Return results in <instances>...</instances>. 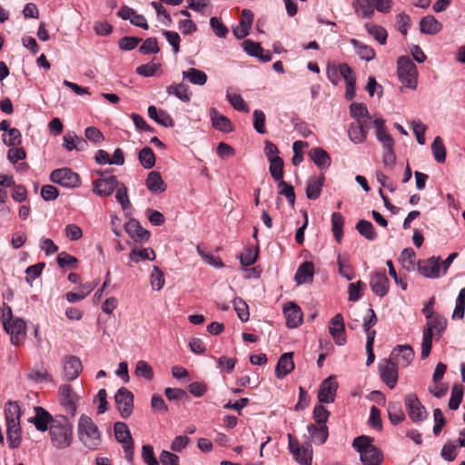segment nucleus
Segmentation results:
<instances>
[{
	"label": "nucleus",
	"instance_id": "e2e57ef3",
	"mask_svg": "<svg viewBox=\"0 0 465 465\" xmlns=\"http://www.w3.org/2000/svg\"><path fill=\"white\" fill-rule=\"evenodd\" d=\"M365 286V283L361 281L350 283L348 286L349 300L351 302L360 300L362 296L361 289Z\"/></svg>",
	"mask_w": 465,
	"mask_h": 465
},
{
	"label": "nucleus",
	"instance_id": "dca6fc26",
	"mask_svg": "<svg viewBox=\"0 0 465 465\" xmlns=\"http://www.w3.org/2000/svg\"><path fill=\"white\" fill-rule=\"evenodd\" d=\"M329 331L335 343L339 346L345 344V327L343 317L341 313L336 314L330 322Z\"/></svg>",
	"mask_w": 465,
	"mask_h": 465
},
{
	"label": "nucleus",
	"instance_id": "2eb2a0df",
	"mask_svg": "<svg viewBox=\"0 0 465 465\" xmlns=\"http://www.w3.org/2000/svg\"><path fill=\"white\" fill-rule=\"evenodd\" d=\"M338 383L333 377L324 380L318 391V400L322 403H331L334 401Z\"/></svg>",
	"mask_w": 465,
	"mask_h": 465
},
{
	"label": "nucleus",
	"instance_id": "4be33fe9",
	"mask_svg": "<svg viewBox=\"0 0 465 465\" xmlns=\"http://www.w3.org/2000/svg\"><path fill=\"white\" fill-rule=\"evenodd\" d=\"M210 117L213 127L223 133H231L233 130V125L230 119L221 113L216 108L210 109Z\"/></svg>",
	"mask_w": 465,
	"mask_h": 465
},
{
	"label": "nucleus",
	"instance_id": "cd10ccee",
	"mask_svg": "<svg viewBox=\"0 0 465 465\" xmlns=\"http://www.w3.org/2000/svg\"><path fill=\"white\" fill-rule=\"evenodd\" d=\"M309 155L321 170L328 169L331 163V159L329 153L321 147L312 148L310 151Z\"/></svg>",
	"mask_w": 465,
	"mask_h": 465
},
{
	"label": "nucleus",
	"instance_id": "bb28decb",
	"mask_svg": "<svg viewBox=\"0 0 465 465\" xmlns=\"http://www.w3.org/2000/svg\"><path fill=\"white\" fill-rule=\"evenodd\" d=\"M314 266L312 262H302L297 269L294 279L297 284L312 282L313 280Z\"/></svg>",
	"mask_w": 465,
	"mask_h": 465
},
{
	"label": "nucleus",
	"instance_id": "864d4df0",
	"mask_svg": "<svg viewBox=\"0 0 465 465\" xmlns=\"http://www.w3.org/2000/svg\"><path fill=\"white\" fill-rule=\"evenodd\" d=\"M156 255L153 249L144 248L139 251L134 249L130 252V259L134 262H138L140 260L153 261Z\"/></svg>",
	"mask_w": 465,
	"mask_h": 465
},
{
	"label": "nucleus",
	"instance_id": "4468645a",
	"mask_svg": "<svg viewBox=\"0 0 465 465\" xmlns=\"http://www.w3.org/2000/svg\"><path fill=\"white\" fill-rule=\"evenodd\" d=\"M418 271L427 278H439L440 272V258L432 256L418 262Z\"/></svg>",
	"mask_w": 465,
	"mask_h": 465
},
{
	"label": "nucleus",
	"instance_id": "37998d69",
	"mask_svg": "<svg viewBox=\"0 0 465 465\" xmlns=\"http://www.w3.org/2000/svg\"><path fill=\"white\" fill-rule=\"evenodd\" d=\"M94 288V285L91 282L83 284L79 287L77 292H69L66 293V300L69 302H76L84 299Z\"/></svg>",
	"mask_w": 465,
	"mask_h": 465
},
{
	"label": "nucleus",
	"instance_id": "6e6552de",
	"mask_svg": "<svg viewBox=\"0 0 465 465\" xmlns=\"http://www.w3.org/2000/svg\"><path fill=\"white\" fill-rule=\"evenodd\" d=\"M404 403L408 415L413 422H421L427 419L428 412L416 394H407L404 398Z\"/></svg>",
	"mask_w": 465,
	"mask_h": 465
},
{
	"label": "nucleus",
	"instance_id": "6ab92c4d",
	"mask_svg": "<svg viewBox=\"0 0 465 465\" xmlns=\"http://www.w3.org/2000/svg\"><path fill=\"white\" fill-rule=\"evenodd\" d=\"M124 229L128 235L136 242H144L150 237L149 231L143 229L135 219L129 220L124 224Z\"/></svg>",
	"mask_w": 465,
	"mask_h": 465
},
{
	"label": "nucleus",
	"instance_id": "f8f14e48",
	"mask_svg": "<svg viewBox=\"0 0 465 465\" xmlns=\"http://www.w3.org/2000/svg\"><path fill=\"white\" fill-rule=\"evenodd\" d=\"M379 372L382 381L390 388L393 389L398 381V361L392 359L385 360L379 364Z\"/></svg>",
	"mask_w": 465,
	"mask_h": 465
},
{
	"label": "nucleus",
	"instance_id": "09e8293b",
	"mask_svg": "<svg viewBox=\"0 0 465 465\" xmlns=\"http://www.w3.org/2000/svg\"><path fill=\"white\" fill-rule=\"evenodd\" d=\"M365 28L381 45L386 44L388 34L382 26L368 23L365 25Z\"/></svg>",
	"mask_w": 465,
	"mask_h": 465
},
{
	"label": "nucleus",
	"instance_id": "1a4fd4ad",
	"mask_svg": "<svg viewBox=\"0 0 465 465\" xmlns=\"http://www.w3.org/2000/svg\"><path fill=\"white\" fill-rule=\"evenodd\" d=\"M114 401L123 419H127L132 415L134 410V394L132 391L124 387L120 388L114 395Z\"/></svg>",
	"mask_w": 465,
	"mask_h": 465
},
{
	"label": "nucleus",
	"instance_id": "a211bd4d",
	"mask_svg": "<svg viewBox=\"0 0 465 465\" xmlns=\"http://www.w3.org/2000/svg\"><path fill=\"white\" fill-rule=\"evenodd\" d=\"M83 370L82 362L76 356H68L64 358L63 374L65 381L75 380Z\"/></svg>",
	"mask_w": 465,
	"mask_h": 465
},
{
	"label": "nucleus",
	"instance_id": "49530a36",
	"mask_svg": "<svg viewBox=\"0 0 465 465\" xmlns=\"http://www.w3.org/2000/svg\"><path fill=\"white\" fill-rule=\"evenodd\" d=\"M138 159L142 166L151 169L155 164V155L150 147H143L138 153Z\"/></svg>",
	"mask_w": 465,
	"mask_h": 465
},
{
	"label": "nucleus",
	"instance_id": "3c124183",
	"mask_svg": "<svg viewBox=\"0 0 465 465\" xmlns=\"http://www.w3.org/2000/svg\"><path fill=\"white\" fill-rule=\"evenodd\" d=\"M259 255V247L252 248L248 247L244 249V252L240 255V262L243 267L252 265Z\"/></svg>",
	"mask_w": 465,
	"mask_h": 465
},
{
	"label": "nucleus",
	"instance_id": "de8ad7c7",
	"mask_svg": "<svg viewBox=\"0 0 465 465\" xmlns=\"http://www.w3.org/2000/svg\"><path fill=\"white\" fill-rule=\"evenodd\" d=\"M464 388L461 384H454L451 389V395L449 401V408L450 410H458L463 397Z\"/></svg>",
	"mask_w": 465,
	"mask_h": 465
},
{
	"label": "nucleus",
	"instance_id": "603ef678",
	"mask_svg": "<svg viewBox=\"0 0 465 465\" xmlns=\"http://www.w3.org/2000/svg\"><path fill=\"white\" fill-rule=\"evenodd\" d=\"M465 314V288L460 289L456 300V306L452 313L453 320H462Z\"/></svg>",
	"mask_w": 465,
	"mask_h": 465
},
{
	"label": "nucleus",
	"instance_id": "a19ab883",
	"mask_svg": "<svg viewBox=\"0 0 465 465\" xmlns=\"http://www.w3.org/2000/svg\"><path fill=\"white\" fill-rule=\"evenodd\" d=\"M447 319L441 315L436 314L427 322V326L436 332L438 338H440L447 328Z\"/></svg>",
	"mask_w": 465,
	"mask_h": 465
},
{
	"label": "nucleus",
	"instance_id": "2f4dec72",
	"mask_svg": "<svg viewBox=\"0 0 465 465\" xmlns=\"http://www.w3.org/2000/svg\"><path fill=\"white\" fill-rule=\"evenodd\" d=\"M387 411L389 420L392 425H398L406 419L400 401H389Z\"/></svg>",
	"mask_w": 465,
	"mask_h": 465
},
{
	"label": "nucleus",
	"instance_id": "a878e982",
	"mask_svg": "<svg viewBox=\"0 0 465 465\" xmlns=\"http://www.w3.org/2000/svg\"><path fill=\"white\" fill-rule=\"evenodd\" d=\"M252 12L249 9H243L242 12L240 25L233 29V34L236 38L242 39L249 35V30L252 26Z\"/></svg>",
	"mask_w": 465,
	"mask_h": 465
},
{
	"label": "nucleus",
	"instance_id": "bf43d9fd",
	"mask_svg": "<svg viewBox=\"0 0 465 465\" xmlns=\"http://www.w3.org/2000/svg\"><path fill=\"white\" fill-rule=\"evenodd\" d=\"M337 264L339 267V273L342 277L346 278L349 281L353 279L352 270L350 264L348 263V258L342 255H338Z\"/></svg>",
	"mask_w": 465,
	"mask_h": 465
},
{
	"label": "nucleus",
	"instance_id": "ea45409f",
	"mask_svg": "<svg viewBox=\"0 0 465 465\" xmlns=\"http://www.w3.org/2000/svg\"><path fill=\"white\" fill-rule=\"evenodd\" d=\"M184 78H187L192 84L197 85H203L207 82V74L201 70L190 68L188 71L183 73Z\"/></svg>",
	"mask_w": 465,
	"mask_h": 465
},
{
	"label": "nucleus",
	"instance_id": "39448f33",
	"mask_svg": "<svg viewBox=\"0 0 465 465\" xmlns=\"http://www.w3.org/2000/svg\"><path fill=\"white\" fill-rule=\"evenodd\" d=\"M398 77L401 83L410 89H416L418 71L416 64L409 56H400L397 61Z\"/></svg>",
	"mask_w": 465,
	"mask_h": 465
},
{
	"label": "nucleus",
	"instance_id": "423d86ee",
	"mask_svg": "<svg viewBox=\"0 0 465 465\" xmlns=\"http://www.w3.org/2000/svg\"><path fill=\"white\" fill-rule=\"evenodd\" d=\"M115 439L120 442L124 450L125 459L132 463L134 460V439L126 423L117 421L114 425Z\"/></svg>",
	"mask_w": 465,
	"mask_h": 465
},
{
	"label": "nucleus",
	"instance_id": "6e6d98bb",
	"mask_svg": "<svg viewBox=\"0 0 465 465\" xmlns=\"http://www.w3.org/2000/svg\"><path fill=\"white\" fill-rule=\"evenodd\" d=\"M265 114L259 109L253 111V128L258 134H264L267 133L265 127Z\"/></svg>",
	"mask_w": 465,
	"mask_h": 465
},
{
	"label": "nucleus",
	"instance_id": "c9c22d12",
	"mask_svg": "<svg viewBox=\"0 0 465 465\" xmlns=\"http://www.w3.org/2000/svg\"><path fill=\"white\" fill-rule=\"evenodd\" d=\"M350 113L351 115L356 119L355 122H371V116L367 109V106L362 103H352L350 105Z\"/></svg>",
	"mask_w": 465,
	"mask_h": 465
},
{
	"label": "nucleus",
	"instance_id": "a18cd8bd",
	"mask_svg": "<svg viewBox=\"0 0 465 465\" xmlns=\"http://www.w3.org/2000/svg\"><path fill=\"white\" fill-rule=\"evenodd\" d=\"M351 44L355 47L357 54L363 60L371 61L375 57L374 50L356 39H351Z\"/></svg>",
	"mask_w": 465,
	"mask_h": 465
},
{
	"label": "nucleus",
	"instance_id": "473e14b6",
	"mask_svg": "<svg viewBox=\"0 0 465 465\" xmlns=\"http://www.w3.org/2000/svg\"><path fill=\"white\" fill-rule=\"evenodd\" d=\"M308 431L311 435L312 441L316 444L322 445L325 443L328 439L329 431L326 425H314L308 426Z\"/></svg>",
	"mask_w": 465,
	"mask_h": 465
},
{
	"label": "nucleus",
	"instance_id": "0e129e2a",
	"mask_svg": "<svg viewBox=\"0 0 465 465\" xmlns=\"http://www.w3.org/2000/svg\"><path fill=\"white\" fill-rule=\"evenodd\" d=\"M8 138L5 135L3 137V142L6 146H16L21 144L22 143V134L21 132L17 128H11L8 130Z\"/></svg>",
	"mask_w": 465,
	"mask_h": 465
},
{
	"label": "nucleus",
	"instance_id": "79ce46f5",
	"mask_svg": "<svg viewBox=\"0 0 465 465\" xmlns=\"http://www.w3.org/2000/svg\"><path fill=\"white\" fill-rule=\"evenodd\" d=\"M356 230L361 235L370 241H373L377 238V232L370 221L360 220L356 224Z\"/></svg>",
	"mask_w": 465,
	"mask_h": 465
},
{
	"label": "nucleus",
	"instance_id": "f257e3e1",
	"mask_svg": "<svg viewBox=\"0 0 465 465\" xmlns=\"http://www.w3.org/2000/svg\"><path fill=\"white\" fill-rule=\"evenodd\" d=\"M49 433L51 441L55 448L65 449L71 445L73 426L65 416L60 415L54 418Z\"/></svg>",
	"mask_w": 465,
	"mask_h": 465
},
{
	"label": "nucleus",
	"instance_id": "f03ea898",
	"mask_svg": "<svg viewBox=\"0 0 465 465\" xmlns=\"http://www.w3.org/2000/svg\"><path fill=\"white\" fill-rule=\"evenodd\" d=\"M372 441V438L365 435L353 440L352 447L360 452L361 460L364 465H380L382 461V453Z\"/></svg>",
	"mask_w": 465,
	"mask_h": 465
},
{
	"label": "nucleus",
	"instance_id": "9b49d317",
	"mask_svg": "<svg viewBox=\"0 0 465 465\" xmlns=\"http://www.w3.org/2000/svg\"><path fill=\"white\" fill-rule=\"evenodd\" d=\"M102 176L93 182V191L101 197L111 195L118 187L119 182L115 175L104 176L102 172H98Z\"/></svg>",
	"mask_w": 465,
	"mask_h": 465
},
{
	"label": "nucleus",
	"instance_id": "052dcab7",
	"mask_svg": "<svg viewBox=\"0 0 465 465\" xmlns=\"http://www.w3.org/2000/svg\"><path fill=\"white\" fill-rule=\"evenodd\" d=\"M135 374L143 377L148 381L153 379V371L145 361H138L135 367Z\"/></svg>",
	"mask_w": 465,
	"mask_h": 465
},
{
	"label": "nucleus",
	"instance_id": "f704fd0d",
	"mask_svg": "<svg viewBox=\"0 0 465 465\" xmlns=\"http://www.w3.org/2000/svg\"><path fill=\"white\" fill-rule=\"evenodd\" d=\"M5 420L7 424L20 423V406L16 401H9L5 407Z\"/></svg>",
	"mask_w": 465,
	"mask_h": 465
},
{
	"label": "nucleus",
	"instance_id": "e433bc0d",
	"mask_svg": "<svg viewBox=\"0 0 465 465\" xmlns=\"http://www.w3.org/2000/svg\"><path fill=\"white\" fill-rule=\"evenodd\" d=\"M168 94L175 95L178 99L184 103H188L191 100V94L189 93V86L183 83L173 84L167 87L166 90Z\"/></svg>",
	"mask_w": 465,
	"mask_h": 465
},
{
	"label": "nucleus",
	"instance_id": "393cba45",
	"mask_svg": "<svg viewBox=\"0 0 465 465\" xmlns=\"http://www.w3.org/2000/svg\"><path fill=\"white\" fill-rule=\"evenodd\" d=\"M292 356L293 352H285L280 357L275 368V375L278 379H283L294 369Z\"/></svg>",
	"mask_w": 465,
	"mask_h": 465
},
{
	"label": "nucleus",
	"instance_id": "f3484780",
	"mask_svg": "<svg viewBox=\"0 0 465 465\" xmlns=\"http://www.w3.org/2000/svg\"><path fill=\"white\" fill-rule=\"evenodd\" d=\"M371 128V123L367 121L353 122L349 125L348 134L351 142L354 143H363Z\"/></svg>",
	"mask_w": 465,
	"mask_h": 465
},
{
	"label": "nucleus",
	"instance_id": "5701e85b",
	"mask_svg": "<svg viewBox=\"0 0 465 465\" xmlns=\"http://www.w3.org/2000/svg\"><path fill=\"white\" fill-rule=\"evenodd\" d=\"M325 176L322 173L319 176H312L308 179L306 186V196L310 200H317L322 193Z\"/></svg>",
	"mask_w": 465,
	"mask_h": 465
},
{
	"label": "nucleus",
	"instance_id": "13d9d810",
	"mask_svg": "<svg viewBox=\"0 0 465 465\" xmlns=\"http://www.w3.org/2000/svg\"><path fill=\"white\" fill-rule=\"evenodd\" d=\"M415 258V252L411 248H406L401 252L400 261L403 267L410 271L414 268Z\"/></svg>",
	"mask_w": 465,
	"mask_h": 465
},
{
	"label": "nucleus",
	"instance_id": "72a5a7b5",
	"mask_svg": "<svg viewBox=\"0 0 465 465\" xmlns=\"http://www.w3.org/2000/svg\"><path fill=\"white\" fill-rule=\"evenodd\" d=\"M352 7L360 17L371 18L374 15V9L370 0H353Z\"/></svg>",
	"mask_w": 465,
	"mask_h": 465
},
{
	"label": "nucleus",
	"instance_id": "ddd939ff",
	"mask_svg": "<svg viewBox=\"0 0 465 465\" xmlns=\"http://www.w3.org/2000/svg\"><path fill=\"white\" fill-rule=\"evenodd\" d=\"M370 287L377 296L384 297L388 293L390 282L384 270L371 274Z\"/></svg>",
	"mask_w": 465,
	"mask_h": 465
},
{
	"label": "nucleus",
	"instance_id": "8fccbe9b",
	"mask_svg": "<svg viewBox=\"0 0 465 465\" xmlns=\"http://www.w3.org/2000/svg\"><path fill=\"white\" fill-rule=\"evenodd\" d=\"M431 151L438 163H444L446 160V148L440 136L435 137L431 143Z\"/></svg>",
	"mask_w": 465,
	"mask_h": 465
},
{
	"label": "nucleus",
	"instance_id": "774afa93",
	"mask_svg": "<svg viewBox=\"0 0 465 465\" xmlns=\"http://www.w3.org/2000/svg\"><path fill=\"white\" fill-rule=\"evenodd\" d=\"M294 458L301 465H311L312 459L311 445L302 446V450L300 451L299 455L294 456Z\"/></svg>",
	"mask_w": 465,
	"mask_h": 465
},
{
	"label": "nucleus",
	"instance_id": "680f3d73",
	"mask_svg": "<svg viewBox=\"0 0 465 465\" xmlns=\"http://www.w3.org/2000/svg\"><path fill=\"white\" fill-rule=\"evenodd\" d=\"M233 305L240 320L243 322H247L249 320L250 313L246 302L241 298H236L234 299Z\"/></svg>",
	"mask_w": 465,
	"mask_h": 465
},
{
	"label": "nucleus",
	"instance_id": "aec40b11",
	"mask_svg": "<svg viewBox=\"0 0 465 465\" xmlns=\"http://www.w3.org/2000/svg\"><path fill=\"white\" fill-rule=\"evenodd\" d=\"M35 415L29 419L40 431H45L52 425L54 418L43 407L35 408Z\"/></svg>",
	"mask_w": 465,
	"mask_h": 465
},
{
	"label": "nucleus",
	"instance_id": "9d476101",
	"mask_svg": "<svg viewBox=\"0 0 465 465\" xmlns=\"http://www.w3.org/2000/svg\"><path fill=\"white\" fill-rule=\"evenodd\" d=\"M50 180L66 188H74L80 185L79 175L68 168H61L53 171Z\"/></svg>",
	"mask_w": 465,
	"mask_h": 465
},
{
	"label": "nucleus",
	"instance_id": "4d7b16f0",
	"mask_svg": "<svg viewBox=\"0 0 465 465\" xmlns=\"http://www.w3.org/2000/svg\"><path fill=\"white\" fill-rule=\"evenodd\" d=\"M279 193L284 195L292 206L295 203V193L293 186L284 180L278 182Z\"/></svg>",
	"mask_w": 465,
	"mask_h": 465
},
{
	"label": "nucleus",
	"instance_id": "69168bd1",
	"mask_svg": "<svg viewBox=\"0 0 465 465\" xmlns=\"http://www.w3.org/2000/svg\"><path fill=\"white\" fill-rule=\"evenodd\" d=\"M159 51L158 42L155 37L147 38L139 48V52L143 54H157Z\"/></svg>",
	"mask_w": 465,
	"mask_h": 465
},
{
	"label": "nucleus",
	"instance_id": "7ed1b4c3",
	"mask_svg": "<svg viewBox=\"0 0 465 465\" xmlns=\"http://www.w3.org/2000/svg\"><path fill=\"white\" fill-rule=\"evenodd\" d=\"M78 435L84 445L91 450L96 449L101 443V433L93 420L83 414L78 422Z\"/></svg>",
	"mask_w": 465,
	"mask_h": 465
},
{
	"label": "nucleus",
	"instance_id": "412c9836",
	"mask_svg": "<svg viewBox=\"0 0 465 465\" xmlns=\"http://www.w3.org/2000/svg\"><path fill=\"white\" fill-rule=\"evenodd\" d=\"M283 313L289 328H297L302 322V312L294 302H288L284 306Z\"/></svg>",
	"mask_w": 465,
	"mask_h": 465
},
{
	"label": "nucleus",
	"instance_id": "20e7f679",
	"mask_svg": "<svg viewBox=\"0 0 465 465\" xmlns=\"http://www.w3.org/2000/svg\"><path fill=\"white\" fill-rule=\"evenodd\" d=\"M1 321L5 331L10 334L11 342L15 345H19L26 334L25 321L21 318H13L11 308H8V318H6V314L4 312Z\"/></svg>",
	"mask_w": 465,
	"mask_h": 465
},
{
	"label": "nucleus",
	"instance_id": "5fc2aeb1",
	"mask_svg": "<svg viewBox=\"0 0 465 465\" xmlns=\"http://www.w3.org/2000/svg\"><path fill=\"white\" fill-rule=\"evenodd\" d=\"M150 282L153 290L160 291L163 287L165 282L164 274L159 267L153 266Z\"/></svg>",
	"mask_w": 465,
	"mask_h": 465
},
{
	"label": "nucleus",
	"instance_id": "7c9ffc66",
	"mask_svg": "<svg viewBox=\"0 0 465 465\" xmlns=\"http://www.w3.org/2000/svg\"><path fill=\"white\" fill-rule=\"evenodd\" d=\"M145 184L148 190L156 193L164 192L167 187L160 173L155 171L149 173Z\"/></svg>",
	"mask_w": 465,
	"mask_h": 465
},
{
	"label": "nucleus",
	"instance_id": "58836bf2",
	"mask_svg": "<svg viewBox=\"0 0 465 465\" xmlns=\"http://www.w3.org/2000/svg\"><path fill=\"white\" fill-rule=\"evenodd\" d=\"M344 217L341 213H333L331 215V231L338 242H341L343 235Z\"/></svg>",
	"mask_w": 465,
	"mask_h": 465
},
{
	"label": "nucleus",
	"instance_id": "338daca9",
	"mask_svg": "<svg viewBox=\"0 0 465 465\" xmlns=\"http://www.w3.org/2000/svg\"><path fill=\"white\" fill-rule=\"evenodd\" d=\"M115 198L117 202L122 205L123 210H126L131 204L128 198L127 188L123 183H119L118 187L116 188Z\"/></svg>",
	"mask_w": 465,
	"mask_h": 465
},
{
	"label": "nucleus",
	"instance_id": "c756f323",
	"mask_svg": "<svg viewBox=\"0 0 465 465\" xmlns=\"http://www.w3.org/2000/svg\"><path fill=\"white\" fill-rule=\"evenodd\" d=\"M442 29V25L433 15L424 16L420 22V31L426 35H436Z\"/></svg>",
	"mask_w": 465,
	"mask_h": 465
},
{
	"label": "nucleus",
	"instance_id": "4c0bfd02",
	"mask_svg": "<svg viewBox=\"0 0 465 465\" xmlns=\"http://www.w3.org/2000/svg\"><path fill=\"white\" fill-rule=\"evenodd\" d=\"M7 441L11 449H16L21 444V427L20 423L7 424Z\"/></svg>",
	"mask_w": 465,
	"mask_h": 465
},
{
	"label": "nucleus",
	"instance_id": "b1692460",
	"mask_svg": "<svg viewBox=\"0 0 465 465\" xmlns=\"http://www.w3.org/2000/svg\"><path fill=\"white\" fill-rule=\"evenodd\" d=\"M414 351L410 345H397L393 351H391V358L394 361H398V364L400 363V360L398 358H401L402 361V366L406 367L408 366L411 361L414 358Z\"/></svg>",
	"mask_w": 465,
	"mask_h": 465
},
{
	"label": "nucleus",
	"instance_id": "c03bdc74",
	"mask_svg": "<svg viewBox=\"0 0 465 465\" xmlns=\"http://www.w3.org/2000/svg\"><path fill=\"white\" fill-rule=\"evenodd\" d=\"M269 162H270L269 171H270L272 177L276 182L283 180V166H284L283 160L281 157H277V158L270 159Z\"/></svg>",
	"mask_w": 465,
	"mask_h": 465
},
{
	"label": "nucleus",
	"instance_id": "0eeeda50",
	"mask_svg": "<svg viewBox=\"0 0 465 465\" xmlns=\"http://www.w3.org/2000/svg\"><path fill=\"white\" fill-rule=\"evenodd\" d=\"M58 399L64 411L74 417L76 414L79 397L70 384H62L58 388Z\"/></svg>",
	"mask_w": 465,
	"mask_h": 465
},
{
	"label": "nucleus",
	"instance_id": "c85d7f7f",
	"mask_svg": "<svg viewBox=\"0 0 465 465\" xmlns=\"http://www.w3.org/2000/svg\"><path fill=\"white\" fill-rule=\"evenodd\" d=\"M372 123L376 128L377 139L382 143L383 147L393 146L394 140L386 131L385 121L381 118H378L375 119Z\"/></svg>",
	"mask_w": 465,
	"mask_h": 465
}]
</instances>
